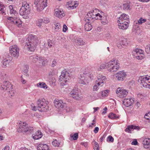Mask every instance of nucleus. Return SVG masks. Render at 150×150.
Segmentation results:
<instances>
[{
	"label": "nucleus",
	"instance_id": "1",
	"mask_svg": "<svg viewBox=\"0 0 150 150\" xmlns=\"http://www.w3.org/2000/svg\"><path fill=\"white\" fill-rule=\"evenodd\" d=\"M119 61L115 59H112L108 63H105L102 64L98 69V71L103 69L106 67L108 68V70L109 72H113L116 71L120 67Z\"/></svg>",
	"mask_w": 150,
	"mask_h": 150
},
{
	"label": "nucleus",
	"instance_id": "2",
	"mask_svg": "<svg viewBox=\"0 0 150 150\" xmlns=\"http://www.w3.org/2000/svg\"><path fill=\"white\" fill-rule=\"evenodd\" d=\"M28 42H26L24 48L28 51L33 52L35 48L36 45L38 42V37L35 35H30L27 39Z\"/></svg>",
	"mask_w": 150,
	"mask_h": 150
},
{
	"label": "nucleus",
	"instance_id": "3",
	"mask_svg": "<svg viewBox=\"0 0 150 150\" xmlns=\"http://www.w3.org/2000/svg\"><path fill=\"white\" fill-rule=\"evenodd\" d=\"M94 77L93 74L92 73L85 71L81 74L79 75V82L80 84L86 85V83H88L89 81L93 79Z\"/></svg>",
	"mask_w": 150,
	"mask_h": 150
},
{
	"label": "nucleus",
	"instance_id": "4",
	"mask_svg": "<svg viewBox=\"0 0 150 150\" xmlns=\"http://www.w3.org/2000/svg\"><path fill=\"white\" fill-rule=\"evenodd\" d=\"M31 8L29 4L26 2L24 1L22 3V6L19 11L20 14L23 16L25 18H26L27 16L30 12Z\"/></svg>",
	"mask_w": 150,
	"mask_h": 150
},
{
	"label": "nucleus",
	"instance_id": "5",
	"mask_svg": "<svg viewBox=\"0 0 150 150\" xmlns=\"http://www.w3.org/2000/svg\"><path fill=\"white\" fill-rule=\"evenodd\" d=\"M49 102L44 98L39 99L37 102L38 110L41 112H46L49 109Z\"/></svg>",
	"mask_w": 150,
	"mask_h": 150
},
{
	"label": "nucleus",
	"instance_id": "6",
	"mask_svg": "<svg viewBox=\"0 0 150 150\" xmlns=\"http://www.w3.org/2000/svg\"><path fill=\"white\" fill-rule=\"evenodd\" d=\"M69 76L70 74L66 70L62 71L59 78V81L60 82V84L62 86H64L67 83L68 80L69 79Z\"/></svg>",
	"mask_w": 150,
	"mask_h": 150
},
{
	"label": "nucleus",
	"instance_id": "7",
	"mask_svg": "<svg viewBox=\"0 0 150 150\" xmlns=\"http://www.w3.org/2000/svg\"><path fill=\"white\" fill-rule=\"evenodd\" d=\"M18 131L19 132H23L29 134L32 133L33 130V127L28 126V125L24 122L20 123Z\"/></svg>",
	"mask_w": 150,
	"mask_h": 150
},
{
	"label": "nucleus",
	"instance_id": "8",
	"mask_svg": "<svg viewBox=\"0 0 150 150\" xmlns=\"http://www.w3.org/2000/svg\"><path fill=\"white\" fill-rule=\"evenodd\" d=\"M34 4L37 11H41L47 6V0H35Z\"/></svg>",
	"mask_w": 150,
	"mask_h": 150
},
{
	"label": "nucleus",
	"instance_id": "9",
	"mask_svg": "<svg viewBox=\"0 0 150 150\" xmlns=\"http://www.w3.org/2000/svg\"><path fill=\"white\" fill-rule=\"evenodd\" d=\"M19 49L16 45H12L10 48V52L11 56L17 58L19 55Z\"/></svg>",
	"mask_w": 150,
	"mask_h": 150
},
{
	"label": "nucleus",
	"instance_id": "10",
	"mask_svg": "<svg viewBox=\"0 0 150 150\" xmlns=\"http://www.w3.org/2000/svg\"><path fill=\"white\" fill-rule=\"evenodd\" d=\"M143 52L142 50L139 49H135L133 50L134 56L138 59H142L144 57Z\"/></svg>",
	"mask_w": 150,
	"mask_h": 150
},
{
	"label": "nucleus",
	"instance_id": "11",
	"mask_svg": "<svg viewBox=\"0 0 150 150\" xmlns=\"http://www.w3.org/2000/svg\"><path fill=\"white\" fill-rule=\"evenodd\" d=\"M147 77L146 76H141L138 79V81L144 87L149 88V82L147 80Z\"/></svg>",
	"mask_w": 150,
	"mask_h": 150
},
{
	"label": "nucleus",
	"instance_id": "12",
	"mask_svg": "<svg viewBox=\"0 0 150 150\" xmlns=\"http://www.w3.org/2000/svg\"><path fill=\"white\" fill-rule=\"evenodd\" d=\"M12 58L7 54H4L1 62L2 66L5 67L7 64H8L10 61L12 60Z\"/></svg>",
	"mask_w": 150,
	"mask_h": 150
},
{
	"label": "nucleus",
	"instance_id": "13",
	"mask_svg": "<svg viewBox=\"0 0 150 150\" xmlns=\"http://www.w3.org/2000/svg\"><path fill=\"white\" fill-rule=\"evenodd\" d=\"M116 93L117 94V96L121 98L126 97L127 95L128 92L125 89L121 88L119 87L116 91Z\"/></svg>",
	"mask_w": 150,
	"mask_h": 150
},
{
	"label": "nucleus",
	"instance_id": "14",
	"mask_svg": "<svg viewBox=\"0 0 150 150\" xmlns=\"http://www.w3.org/2000/svg\"><path fill=\"white\" fill-rule=\"evenodd\" d=\"M129 21H122L118 20L117 22L118 23V26L119 28L125 30L128 27V23Z\"/></svg>",
	"mask_w": 150,
	"mask_h": 150
},
{
	"label": "nucleus",
	"instance_id": "15",
	"mask_svg": "<svg viewBox=\"0 0 150 150\" xmlns=\"http://www.w3.org/2000/svg\"><path fill=\"white\" fill-rule=\"evenodd\" d=\"M11 83L8 81H5L3 82V85L2 88L4 90H5L7 92H10L13 91V88Z\"/></svg>",
	"mask_w": 150,
	"mask_h": 150
},
{
	"label": "nucleus",
	"instance_id": "16",
	"mask_svg": "<svg viewBox=\"0 0 150 150\" xmlns=\"http://www.w3.org/2000/svg\"><path fill=\"white\" fill-rule=\"evenodd\" d=\"M54 105L56 108L60 109L63 108L66 105V104L64 103L62 100L56 99L54 100Z\"/></svg>",
	"mask_w": 150,
	"mask_h": 150
},
{
	"label": "nucleus",
	"instance_id": "17",
	"mask_svg": "<svg viewBox=\"0 0 150 150\" xmlns=\"http://www.w3.org/2000/svg\"><path fill=\"white\" fill-rule=\"evenodd\" d=\"M127 74L125 72L123 71H121L117 73L115 76L119 81H123L125 78Z\"/></svg>",
	"mask_w": 150,
	"mask_h": 150
},
{
	"label": "nucleus",
	"instance_id": "18",
	"mask_svg": "<svg viewBox=\"0 0 150 150\" xmlns=\"http://www.w3.org/2000/svg\"><path fill=\"white\" fill-rule=\"evenodd\" d=\"M70 96L76 99H78L79 96L78 88H74L70 93Z\"/></svg>",
	"mask_w": 150,
	"mask_h": 150
},
{
	"label": "nucleus",
	"instance_id": "19",
	"mask_svg": "<svg viewBox=\"0 0 150 150\" xmlns=\"http://www.w3.org/2000/svg\"><path fill=\"white\" fill-rule=\"evenodd\" d=\"M54 12L55 16L59 18H62L65 15L64 11L62 9H55Z\"/></svg>",
	"mask_w": 150,
	"mask_h": 150
},
{
	"label": "nucleus",
	"instance_id": "20",
	"mask_svg": "<svg viewBox=\"0 0 150 150\" xmlns=\"http://www.w3.org/2000/svg\"><path fill=\"white\" fill-rule=\"evenodd\" d=\"M78 4L75 1H69L67 3L66 7L69 9L75 8L78 6Z\"/></svg>",
	"mask_w": 150,
	"mask_h": 150
},
{
	"label": "nucleus",
	"instance_id": "21",
	"mask_svg": "<svg viewBox=\"0 0 150 150\" xmlns=\"http://www.w3.org/2000/svg\"><path fill=\"white\" fill-rule=\"evenodd\" d=\"M134 101L132 98L125 99L123 101V104L127 107L132 106Z\"/></svg>",
	"mask_w": 150,
	"mask_h": 150
},
{
	"label": "nucleus",
	"instance_id": "22",
	"mask_svg": "<svg viewBox=\"0 0 150 150\" xmlns=\"http://www.w3.org/2000/svg\"><path fill=\"white\" fill-rule=\"evenodd\" d=\"M140 127L138 126H136L133 125H131L129 126L126 129L125 131L126 132H127L129 133H131V131L134 129H136L137 130H139Z\"/></svg>",
	"mask_w": 150,
	"mask_h": 150
},
{
	"label": "nucleus",
	"instance_id": "23",
	"mask_svg": "<svg viewBox=\"0 0 150 150\" xmlns=\"http://www.w3.org/2000/svg\"><path fill=\"white\" fill-rule=\"evenodd\" d=\"M128 44L127 40L124 38L120 41V43L117 44V47L120 49L126 47Z\"/></svg>",
	"mask_w": 150,
	"mask_h": 150
},
{
	"label": "nucleus",
	"instance_id": "24",
	"mask_svg": "<svg viewBox=\"0 0 150 150\" xmlns=\"http://www.w3.org/2000/svg\"><path fill=\"white\" fill-rule=\"evenodd\" d=\"M38 150H50L49 149L48 146L45 144H39L37 147Z\"/></svg>",
	"mask_w": 150,
	"mask_h": 150
},
{
	"label": "nucleus",
	"instance_id": "25",
	"mask_svg": "<svg viewBox=\"0 0 150 150\" xmlns=\"http://www.w3.org/2000/svg\"><path fill=\"white\" fill-rule=\"evenodd\" d=\"M97 78V80L96 81L98 83V85H100L102 83H103L106 79V77L105 76L102 75L98 76Z\"/></svg>",
	"mask_w": 150,
	"mask_h": 150
},
{
	"label": "nucleus",
	"instance_id": "26",
	"mask_svg": "<svg viewBox=\"0 0 150 150\" xmlns=\"http://www.w3.org/2000/svg\"><path fill=\"white\" fill-rule=\"evenodd\" d=\"M42 135L40 131H37L35 134L32 135L33 138L35 139H38L42 137Z\"/></svg>",
	"mask_w": 150,
	"mask_h": 150
},
{
	"label": "nucleus",
	"instance_id": "27",
	"mask_svg": "<svg viewBox=\"0 0 150 150\" xmlns=\"http://www.w3.org/2000/svg\"><path fill=\"white\" fill-rule=\"evenodd\" d=\"M38 57L39 63H41L42 66H45V64L48 62V60L44 57L38 56Z\"/></svg>",
	"mask_w": 150,
	"mask_h": 150
},
{
	"label": "nucleus",
	"instance_id": "28",
	"mask_svg": "<svg viewBox=\"0 0 150 150\" xmlns=\"http://www.w3.org/2000/svg\"><path fill=\"white\" fill-rule=\"evenodd\" d=\"M129 16L123 13L119 18L118 20L122 21L123 22L124 21L128 22V21H129Z\"/></svg>",
	"mask_w": 150,
	"mask_h": 150
},
{
	"label": "nucleus",
	"instance_id": "29",
	"mask_svg": "<svg viewBox=\"0 0 150 150\" xmlns=\"http://www.w3.org/2000/svg\"><path fill=\"white\" fill-rule=\"evenodd\" d=\"M75 42L76 44L79 46H83L85 44V42L81 38H78L75 40Z\"/></svg>",
	"mask_w": 150,
	"mask_h": 150
},
{
	"label": "nucleus",
	"instance_id": "30",
	"mask_svg": "<svg viewBox=\"0 0 150 150\" xmlns=\"http://www.w3.org/2000/svg\"><path fill=\"white\" fill-rule=\"evenodd\" d=\"M85 21L87 22L85 25V29L86 31H89L91 30L92 28V26L91 25L90 23L89 22L86 21V20L85 19Z\"/></svg>",
	"mask_w": 150,
	"mask_h": 150
},
{
	"label": "nucleus",
	"instance_id": "31",
	"mask_svg": "<svg viewBox=\"0 0 150 150\" xmlns=\"http://www.w3.org/2000/svg\"><path fill=\"white\" fill-rule=\"evenodd\" d=\"M30 59L31 61L34 63H36L38 60V55H34L30 56Z\"/></svg>",
	"mask_w": 150,
	"mask_h": 150
},
{
	"label": "nucleus",
	"instance_id": "32",
	"mask_svg": "<svg viewBox=\"0 0 150 150\" xmlns=\"http://www.w3.org/2000/svg\"><path fill=\"white\" fill-rule=\"evenodd\" d=\"M92 17H91V20L95 18L96 20L98 19H101V16L99 13L96 14H91Z\"/></svg>",
	"mask_w": 150,
	"mask_h": 150
},
{
	"label": "nucleus",
	"instance_id": "33",
	"mask_svg": "<svg viewBox=\"0 0 150 150\" xmlns=\"http://www.w3.org/2000/svg\"><path fill=\"white\" fill-rule=\"evenodd\" d=\"M119 116L112 113H110L108 115V117L111 119H118Z\"/></svg>",
	"mask_w": 150,
	"mask_h": 150
},
{
	"label": "nucleus",
	"instance_id": "34",
	"mask_svg": "<svg viewBox=\"0 0 150 150\" xmlns=\"http://www.w3.org/2000/svg\"><path fill=\"white\" fill-rule=\"evenodd\" d=\"M54 25H55V29L56 31H59L61 30V26L59 23L55 22Z\"/></svg>",
	"mask_w": 150,
	"mask_h": 150
},
{
	"label": "nucleus",
	"instance_id": "35",
	"mask_svg": "<svg viewBox=\"0 0 150 150\" xmlns=\"http://www.w3.org/2000/svg\"><path fill=\"white\" fill-rule=\"evenodd\" d=\"M12 21L13 23L17 25L18 27H20L22 23V21L19 20H16L15 19L13 21L12 20Z\"/></svg>",
	"mask_w": 150,
	"mask_h": 150
},
{
	"label": "nucleus",
	"instance_id": "36",
	"mask_svg": "<svg viewBox=\"0 0 150 150\" xmlns=\"http://www.w3.org/2000/svg\"><path fill=\"white\" fill-rule=\"evenodd\" d=\"M38 87L43 88H47V86L46 83L44 82H40L37 84Z\"/></svg>",
	"mask_w": 150,
	"mask_h": 150
},
{
	"label": "nucleus",
	"instance_id": "37",
	"mask_svg": "<svg viewBox=\"0 0 150 150\" xmlns=\"http://www.w3.org/2000/svg\"><path fill=\"white\" fill-rule=\"evenodd\" d=\"M9 7L10 9V13L11 14H13L14 15H16L17 14L16 11L13 9L12 5L9 6Z\"/></svg>",
	"mask_w": 150,
	"mask_h": 150
},
{
	"label": "nucleus",
	"instance_id": "38",
	"mask_svg": "<svg viewBox=\"0 0 150 150\" xmlns=\"http://www.w3.org/2000/svg\"><path fill=\"white\" fill-rule=\"evenodd\" d=\"M99 19L101 20V23L104 25L107 24L108 23V21L106 17H105L102 18V16H101V19Z\"/></svg>",
	"mask_w": 150,
	"mask_h": 150
},
{
	"label": "nucleus",
	"instance_id": "39",
	"mask_svg": "<svg viewBox=\"0 0 150 150\" xmlns=\"http://www.w3.org/2000/svg\"><path fill=\"white\" fill-rule=\"evenodd\" d=\"M143 144L144 145H150V139L149 138L145 139L143 142Z\"/></svg>",
	"mask_w": 150,
	"mask_h": 150
},
{
	"label": "nucleus",
	"instance_id": "40",
	"mask_svg": "<svg viewBox=\"0 0 150 150\" xmlns=\"http://www.w3.org/2000/svg\"><path fill=\"white\" fill-rule=\"evenodd\" d=\"M130 5L128 3H124L123 4L122 8L124 10H128L130 8Z\"/></svg>",
	"mask_w": 150,
	"mask_h": 150
},
{
	"label": "nucleus",
	"instance_id": "41",
	"mask_svg": "<svg viewBox=\"0 0 150 150\" xmlns=\"http://www.w3.org/2000/svg\"><path fill=\"white\" fill-rule=\"evenodd\" d=\"M29 68V66L28 65H25L24 66V68L23 70L24 74H25L28 75L27 73L28 72V69ZM26 75L27 76V75Z\"/></svg>",
	"mask_w": 150,
	"mask_h": 150
},
{
	"label": "nucleus",
	"instance_id": "42",
	"mask_svg": "<svg viewBox=\"0 0 150 150\" xmlns=\"http://www.w3.org/2000/svg\"><path fill=\"white\" fill-rule=\"evenodd\" d=\"M47 42L48 46L50 47L54 46V42L50 39L48 40Z\"/></svg>",
	"mask_w": 150,
	"mask_h": 150
},
{
	"label": "nucleus",
	"instance_id": "43",
	"mask_svg": "<svg viewBox=\"0 0 150 150\" xmlns=\"http://www.w3.org/2000/svg\"><path fill=\"white\" fill-rule=\"evenodd\" d=\"M91 12H89L87 14V16L86 17V21H89L91 20V17H92L91 16Z\"/></svg>",
	"mask_w": 150,
	"mask_h": 150
},
{
	"label": "nucleus",
	"instance_id": "44",
	"mask_svg": "<svg viewBox=\"0 0 150 150\" xmlns=\"http://www.w3.org/2000/svg\"><path fill=\"white\" fill-rule=\"evenodd\" d=\"M93 149L94 150H99V146L98 144L96 142H95Z\"/></svg>",
	"mask_w": 150,
	"mask_h": 150
},
{
	"label": "nucleus",
	"instance_id": "45",
	"mask_svg": "<svg viewBox=\"0 0 150 150\" xmlns=\"http://www.w3.org/2000/svg\"><path fill=\"white\" fill-rule=\"evenodd\" d=\"M146 21V20L145 19L141 18L138 21V23L139 25H141L143 23H145Z\"/></svg>",
	"mask_w": 150,
	"mask_h": 150
},
{
	"label": "nucleus",
	"instance_id": "46",
	"mask_svg": "<svg viewBox=\"0 0 150 150\" xmlns=\"http://www.w3.org/2000/svg\"><path fill=\"white\" fill-rule=\"evenodd\" d=\"M109 92V91L108 90H106L105 91L102 92L101 94L103 97H105L108 94Z\"/></svg>",
	"mask_w": 150,
	"mask_h": 150
},
{
	"label": "nucleus",
	"instance_id": "47",
	"mask_svg": "<svg viewBox=\"0 0 150 150\" xmlns=\"http://www.w3.org/2000/svg\"><path fill=\"white\" fill-rule=\"evenodd\" d=\"M114 141V138L110 135L108 136L107 138V141L112 142Z\"/></svg>",
	"mask_w": 150,
	"mask_h": 150
},
{
	"label": "nucleus",
	"instance_id": "48",
	"mask_svg": "<svg viewBox=\"0 0 150 150\" xmlns=\"http://www.w3.org/2000/svg\"><path fill=\"white\" fill-rule=\"evenodd\" d=\"M145 51L147 53H150V45L146 46L145 47Z\"/></svg>",
	"mask_w": 150,
	"mask_h": 150
},
{
	"label": "nucleus",
	"instance_id": "49",
	"mask_svg": "<svg viewBox=\"0 0 150 150\" xmlns=\"http://www.w3.org/2000/svg\"><path fill=\"white\" fill-rule=\"evenodd\" d=\"M43 20L42 19H39L38 20L37 22V25L39 27H40L41 25V24L43 22Z\"/></svg>",
	"mask_w": 150,
	"mask_h": 150
},
{
	"label": "nucleus",
	"instance_id": "50",
	"mask_svg": "<svg viewBox=\"0 0 150 150\" xmlns=\"http://www.w3.org/2000/svg\"><path fill=\"white\" fill-rule=\"evenodd\" d=\"M70 136L71 137L73 138L74 140H76L78 138V134L77 133H76L72 136L71 135Z\"/></svg>",
	"mask_w": 150,
	"mask_h": 150
},
{
	"label": "nucleus",
	"instance_id": "51",
	"mask_svg": "<svg viewBox=\"0 0 150 150\" xmlns=\"http://www.w3.org/2000/svg\"><path fill=\"white\" fill-rule=\"evenodd\" d=\"M52 144L55 146H59L60 144L57 142L56 140H55L52 142Z\"/></svg>",
	"mask_w": 150,
	"mask_h": 150
},
{
	"label": "nucleus",
	"instance_id": "52",
	"mask_svg": "<svg viewBox=\"0 0 150 150\" xmlns=\"http://www.w3.org/2000/svg\"><path fill=\"white\" fill-rule=\"evenodd\" d=\"M42 19L43 20V23H47L50 21L49 19L45 17Z\"/></svg>",
	"mask_w": 150,
	"mask_h": 150
},
{
	"label": "nucleus",
	"instance_id": "53",
	"mask_svg": "<svg viewBox=\"0 0 150 150\" xmlns=\"http://www.w3.org/2000/svg\"><path fill=\"white\" fill-rule=\"evenodd\" d=\"M107 133H105L103 136L100 138V142H102L103 140H104V139L107 137Z\"/></svg>",
	"mask_w": 150,
	"mask_h": 150
},
{
	"label": "nucleus",
	"instance_id": "54",
	"mask_svg": "<svg viewBox=\"0 0 150 150\" xmlns=\"http://www.w3.org/2000/svg\"><path fill=\"white\" fill-rule=\"evenodd\" d=\"M100 85H98V83H96V84L93 87V91H97L98 88V87Z\"/></svg>",
	"mask_w": 150,
	"mask_h": 150
},
{
	"label": "nucleus",
	"instance_id": "55",
	"mask_svg": "<svg viewBox=\"0 0 150 150\" xmlns=\"http://www.w3.org/2000/svg\"><path fill=\"white\" fill-rule=\"evenodd\" d=\"M96 121L95 120H93L92 123H91V125H90L89 126V128L91 127L92 128L93 127V126H95L96 125H95V124H96Z\"/></svg>",
	"mask_w": 150,
	"mask_h": 150
},
{
	"label": "nucleus",
	"instance_id": "56",
	"mask_svg": "<svg viewBox=\"0 0 150 150\" xmlns=\"http://www.w3.org/2000/svg\"><path fill=\"white\" fill-rule=\"evenodd\" d=\"M131 144L133 145H137L138 144V142L136 139H134L133 140L131 143Z\"/></svg>",
	"mask_w": 150,
	"mask_h": 150
},
{
	"label": "nucleus",
	"instance_id": "57",
	"mask_svg": "<svg viewBox=\"0 0 150 150\" xmlns=\"http://www.w3.org/2000/svg\"><path fill=\"white\" fill-rule=\"evenodd\" d=\"M57 62L55 59H54L52 62L51 66L52 67H54L57 65Z\"/></svg>",
	"mask_w": 150,
	"mask_h": 150
},
{
	"label": "nucleus",
	"instance_id": "58",
	"mask_svg": "<svg viewBox=\"0 0 150 150\" xmlns=\"http://www.w3.org/2000/svg\"><path fill=\"white\" fill-rule=\"evenodd\" d=\"M67 29V26L64 24L63 25V31L64 32H65Z\"/></svg>",
	"mask_w": 150,
	"mask_h": 150
},
{
	"label": "nucleus",
	"instance_id": "59",
	"mask_svg": "<svg viewBox=\"0 0 150 150\" xmlns=\"http://www.w3.org/2000/svg\"><path fill=\"white\" fill-rule=\"evenodd\" d=\"M99 128L98 127H96L93 130L95 133H97L98 132Z\"/></svg>",
	"mask_w": 150,
	"mask_h": 150
},
{
	"label": "nucleus",
	"instance_id": "60",
	"mask_svg": "<svg viewBox=\"0 0 150 150\" xmlns=\"http://www.w3.org/2000/svg\"><path fill=\"white\" fill-rule=\"evenodd\" d=\"M66 110V111L68 112L70 111H72V109L71 107H68L67 108Z\"/></svg>",
	"mask_w": 150,
	"mask_h": 150
},
{
	"label": "nucleus",
	"instance_id": "61",
	"mask_svg": "<svg viewBox=\"0 0 150 150\" xmlns=\"http://www.w3.org/2000/svg\"><path fill=\"white\" fill-rule=\"evenodd\" d=\"M145 116H148L149 117V118H146V117H145V118L147 120H149L150 119V112L146 114L145 115Z\"/></svg>",
	"mask_w": 150,
	"mask_h": 150
},
{
	"label": "nucleus",
	"instance_id": "62",
	"mask_svg": "<svg viewBox=\"0 0 150 150\" xmlns=\"http://www.w3.org/2000/svg\"><path fill=\"white\" fill-rule=\"evenodd\" d=\"M4 6L3 7H0V12H1V13L2 14H3L4 13Z\"/></svg>",
	"mask_w": 150,
	"mask_h": 150
},
{
	"label": "nucleus",
	"instance_id": "63",
	"mask_svg": "<svg viewBox=\"0 0 150 150\" xmlns=\"http://www.w3.org/2000/svg\"><path fill=\"white\" fill-rule=\"evenodd\" d=\"M21 81L22 83L23 84H25V83H26V81L25 80V79H23L22 76H21Z\"/></svg>",
	"mask_w": 150,
	"mask_h": 150
},
{
	"label": "nucleus",
	"instance_id": "64",
	"mask_svg": "<svg viewBox=\"0 0 150 150\" xmlns=\"http://www.w3.org/2000/svg\"><path fill=\"white\" fill-rule=\"evenodd\" d=\"M81 144L84 146L85 147H87L88 146V143L87 142H83L81 143Z\"/></svg>",
	"mask_w": 150,
	"mask_h": 150
}]
</instances>
